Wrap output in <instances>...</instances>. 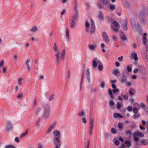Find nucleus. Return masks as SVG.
Wrapping results in <instances>:
<instances>
[{
  "label": "nucleus",
  "instance_id": "f257e3e1",
  "mask_svg": "<svg viewBox=\"0 0 148 148\" xmlns=\"http://www.w3.org/2000/svg\"><path fill=\"white\" fill-rule=\"evenodd\" d=\"M53 134L54 136L53 142L55 145L54 148H60L61 146L60 140L61 135L59 131L57 130H55L53 131Z\"/></svg>",
  "mask_w": 148,
  "mask_h": 148
},
{
  "label": "nucleus",
  "instance_id": "f03ea898",
  "mask_svg": "<svg viewBox=\"0 0 148 148\" xmlns=\"http://www.w3.org/2000/svg\"><path fill=\"white\" fill-rule=\"evenodd\" d=\"M98 65V69L100 71H103V66L101 62L97 58H95L93 60V66L96 67Z\"/></svg>",
  "mask_w": 148,
  "mask_h": 148
},
{
  "label": "nucleus",
  "instance_id": "7ed1b4c3",
  "mask_svg": "<svg viewBox=\"0 0 148 148\" xmlns=\"http://www.w3.org/2000/svg\"><path fill=\"white\" fill-rule=\"evenodd\" d=\"M54 45L53 49L54 51L56 52L55 54L56 63L57 64H59L60 63V53L58 49L56 43L54 42L53 43Z\"/></svg>",
  "mask_w": 148,
  "mask_h": 148
},
{
  "label": "nucleus",
  "instance_id": "20e7f679",
  "mask_svg": "<svg viewBox=\"0 0 148 148\" xmlns=\"http://www.w3.org/2000/svg\"><path fill=\"white\" fill-rule=\"evenodd\" d=\"M91 23V25H90L89 23L86 21L85 23L86 27V32L90 35H91L92 34V19H90Z\"/></svg>",
  "mask_w": 148,
  "mask_h": 148
},
{
  "label": "nucleus",
  "instance_id": "39448f33",
  "mask_svg": "<svg viewBox=\"0 0 148 148\" xmlns=\"http://www.w3.org/2000/svg\"><path fill=\"white\" fill-rule=\"evenodd\" d=\"M111 28L114 32L117 33L119 32L120 25L117 22L114 21L111 23Z\"/></svg>",
  "mask_w": 148,
  "mask_h": 148
},
{
  "label": "nucleus",
  "instance_id": "423d86ee",
  "mask_svg": "<svg viewBox=\"0 0 148 148\" xmlns=\"http://www.w3.org/2000/svg\"><path fill=\"white\" fill-rule=\"evenodd\" d=\"M50 108L49 106L46 105L44 107L43 117L46 119L48 118L50 115Z\"/></svg>",
  "mask_w": 148,
  "mask_h": 148
},
{
  "label": "nucleus",
  "instance_id": "0eeeda50",
  "mask_svg": "<svg viewBox=\"0 0 148 148\" xmlns=\"http://www.w3.org/2000/svg\"><path fill=\"white\" fill-rule=\"evenodd\" d=\"M56 122H54L52 124H51L49 127L48 129L47 130L46 133L47 134H49L53 130L56 126Z\"/></svg>",
  "mask_w": 148,
  "mask_h": 148
},
{
  "label": "nucleus",
  "instance_id": "6e6552de",
  "mask_svg": "<svg viewBox=\"0 0 148 148\" xmlns=\"http://www.w3.org/2000/svg\"><path fill=\"white\" fill-rule=\"evenodd\" d=\"M102 36L104 41L107 43L109 42V39L107 33L105 32H103L102 33Z\"/></svg>",
  "mask_w": 148,
  "mask_h": 148
},
{
  "label": "nucleus",
  "instance_id": "1a4fd4ad",
  "mask_svg": "<svg viewBox=\"0 0 148 148\" xmlns=\"http://www.w3.org/2000/svg\"><path fill=\"white\" fill-rule=\"evenodd\" d=\"M84 70H85L84 67H83V69L82 71V75L81 79L80 85V89L81 90H82V84H83V82L84 75Z\"/></svg>",
  "mask_w": 148,
  "mask_h": 148
},
{
  "label": "nucleus",
  "instance_id": "9d476101",
  "mask_svg": "<svg viewBox=\"0 0 148 148\" xmlns=\"http://www.w3.org/2000/svg\"><path fill=\"white\" fill-rule=\"evenodd\" d=\"M86 79L88 81V83L90 84V71L89 69H87L86 71Z\"/></svg>",
  "mask_w": 148,
  "mask_h": 148
},
{
  "label": "nucleus",
  "instance_id": "9b49d317",
  "mask_svg": "<svg viewBox=\"0 0 148 148\" xmlns=\"http://www.w3.org/2000/svg\"><path fill=\"white\" fill-rule=\"evenodd\" d=\"M131 24L132 29L134 30H136L137 29L136 25L135 23L134 19H131Z\"/></svg>",
  "mask_w": 148,
  "mask_h": 148
},
{
  "label": "nucleus",
  "instance_id": "f8f14e48",
  "mask_svg": "<svg viewBox=\"0 0 148 148\" xmlns=\"http://www.w3.org/2000/svg\"><path fill=\"white\" fill-rule=\"evenodd\" d=\"M30 61V59L29 58H28L25 62L27 69L29 71H30L31 70V67L29 64Z\"/></svg>",
  "mask_w": 148,
  "mask_h": 148
},
{
  "label": "nucleus",
  "instance_id": "ddd939ff",
  "mask_svg": "<svg viewBox=\"0 0 148 148\" xmlns=\"http://www.w3.org/2000/svg\"><path fill=\"white\" fill-rule=\"evenodd\" d=\"M66 55L65 50L63 49L61 53V59L62 61H64L65 59Z\"/></svg>",
  "mask_w": 148,
  "mask_h": 148
},
{
  "label": "nucleus",
  "instance_id": "4468645a",
  "mask_svg": "<svg viewBox=\"0 0 148 148\" xmlns=\"http://www.w3.org/2000/svg\"><path fill=\"white\" fill-rule=\"evenodd\" d=\"M127 76H126L123 73L122 75V77L121 80V82L122 83H123L126 82L127 81Z\"/></svg>",
  "mask_w": 148,
  "mask_h": 148
},
{
  "label": "nucleus",
  "instance_id": "2eb2a0df",
  "mask_svg": "<svg viewBox=\"0 0 148 148\" xmlns=\"http://www.w3.org/2000/svg\"><path fill=\"white\" fill-rule=\"evenodd\" d=\"M75 14L73 16V18H77L79 17L78 11L77 8H73Z\"/></svg>",
  "mask_w": 148,
  "mask_h": 148
},
{
  "label": "nucleus",
  "instance_id": "dca6fc26",
  "mask_svg": "<svg viewBox=\"0 0 148 148\" xmlns=\"http://www.w3.org/2000/svg\"><path fill=\"white\" fill-rule=\"evenodd\" d=\"M122 27L123 29L125 31H127V22L125 21H123L122 23Z\"/></svg>",
  "mask_w": 148,
  "mask_h": 148
},
{
  "label": "nucleus",
  "instance_id": "f3484780",
  "mask_svg": "<svg viewBox=\"0 0 148 148\" xmlns=\"http://www.w3.org/2000/svg\"><path fill=\"white\" fill-rule=\"evenodd\" d=\"M132 135L133 136H137L140 137H143L144 136V134L143 133L138 132H134Z\"/></svg>",
  "mask_w": 148,
  "mask_h": 148
},
{
  "label": "nucleus",
  "instance_id": "a211bd4d",
  "mask_svg": "<svg viewBox=\"0 0 148 148\" xmlns=\"http://www.w3.org/2000/svg\"><path fill=\"white\" fill-rule=\"evenodd\" d=\"M143 43L146 45V49H148V40H147L146 37H143Z\"/></svg>",
  "mask_w": 148,
  "mask_h": 148
},
{
  "label": "nucleus",
  "instance_id": "6ab92c4d",
  "mask_svg": "<svg viewBox=\"0 0 148 148\" xmlns=\"http://www.w3.org/2000/svg\"><path fill=\"white\" fill-rule=\"evenodd\" d=\"M131 57L133 59L136 61H137L138 60L137 54L136 53L133 52L131 55Z\"/></svg>",
  "mask_w": 148,
  "mask_h": 148
},
{
  "label": "nucleus",
  "instance_id": "aec40b11",
  "mask_svg": "<svg viewBox=\"0 0 148 148\" xmlns=\"http://www.w3.org/2000/svg\"><path fill=\"white\" fill-rule=\"evenodd\" d=\"M12 124L9 122H8L6 125V129L8 131L12 129Z\"/></svg>",
  "mask_w": 148,
  "mask_h": 148
},
{
  "label": "nucleus",
  "instance_id": "412c9836",
  "mask_svg": "<svg viewBox=\"0 0 148 148\" xmlns=\"http://www.w3.org/2000/svg\"><path fill=\"white\" fill-rule=\"evenodd\" d=\"M112 73L117 77L121 75V73L118 69H115L113 71Z\"/></svg>",
  "mask_w": 148,
  "mask_h": 148
},
{
  "label": "nucleus",
  "instance_id": "4be33fe9",
  "mask_svg": "<svg viewBox=\"0 0 148 148\" xmlns=\"http://www.w3.org/2000/svg\"><path fill=\"white\" fill-rule=\"evenodd\" d=\"M85 112L84 110H82L78 112L77 115L79 116H84L85 115Z\"/></svg>",
  "mask_w": 148,
  "mask_h": 148
},
{
  "label": "nucleus",
  "instance_id": "5701e85b",
  "mask_svg": "<svg viewBox=\"0 0 148 148\" xmlns=\"http://www.w3.org/2000/svg\"><path fill=\"white\" fill-rule=\"evenodd\" d=\"M113 117L115 118H116L118 117L122 118L123 117V116L120 114H119L118 113H115L113 115Z\"/></svg>",
  "mask_w": 148,
  "mask_h": 148
},
{
  "label": "nucleus",
  "instance_id": "b1692460",
  "mask_svg": "<svg viewBox=\"0 0 148 148\" xmlns=\"http://www.w3.org/2000/svg\"><path fill=\"white\" fill-rule=\"evenodd\" d=\"M121 39L123 41H125L127 40V38L123 33H122L120 35Z\"/></svg>",
  "mask_w": 148,
  "mask_h": 148
},
{
  "label": "nucleus",
  "instance_id": "393cba45",
  "mask_svg": "<svg viewBox=\"0 0 148 148\" xmlns=\"http://www.w3.org/2000/svg\"><path fill=\"white\" fill-rule=\"evenodd\" d=\"M90 133L92 134V119L91 116H90Z\"/></svg>",
  "mask_w": 148,
  "mask_h": 148
},
{
  "label": "nucleus",
  "instance_id": "a878e982",
  "mask_svg": "<svg viewBox=\"0 0 148 148\" xmlns=\"http://www.w3.org/2000/svg\"><path fill=\"white\" fill-rule=\"evenodd\" d=\"M141 145H147L148 143V141L147 140L143 139L140 141Z\"/></svg>",
  "mask_w": 148,
  "mask_h": 148
},
{
  "label": "nucleus",
  "instance_id": "bb28decb",
  "mask_svg": "<svg viewBox=\"0 0 148 148\" xmlns=\"http://www.w3.org/2000/svg\"><path fill=\"white\" fill-rule=\"evenodd\" d=\"M108 93L111 99H114V95L112 94V90L110 89H108Z\"/></svg>",
  "mask_w": 148,
  "mask_h": 148
},
{
  "label": "nucleus",
  "instance_id": "cd10ccee",
  "mask_svg": "<svg viewBox=\"0 0 148 148\" xmlns=\"http://www.w3.org/2000/svg\"><path fill=\"white\" fill-rule=\"evenodd\" d=\"M75 19L71 20V27L72 28H73L75 27Z\"/></svg>",
  "mask_w": 148,
  "mask_h": 148
},
{
  "label": "nucleus",
  "instance_id": "c85d7f7f",
  "mask_svg": "<svg viewBox=\"0 0 148 148\" xmlns=\"http://www.w3.org/2000/svg\"><path fill=\"white\" fill-rule=\"evenodd\" d=\"M66 34L67 39L68 40L69 38V30L68 28H66Z\"/></svg>",
  "mask_w": 148,
  "mask_h": 148
},
{
  "label": "nucleus",
  "instance_id": "c756f323",
  "mask_svg": "<svg viewBox=\"0 0 148 148\" xmlns=\"http://www.w3.org/2000/svg\"><path fill=\"white\" fill-rule=\"evenodd\" d=\"M125 143L127 145V147H130L132 145L130 141L126 140L125 142Z\"/></svg>",
  "mask_w": 148,
  "mask_h": 148
},
{
  "label": "nucleus",
  "instance_id": "7c9ffc66",
  "mask_svg": "<svg viewBox=\"0 0 148 148\" xmlns=\"http://www.w3.org/2000/svg\"><path fill=\"white\" fill-rule=\"evenodd\" d=\"M5 148H16V147L13 145H8L5 146Z\"/></svg>",
  "mask_w": 148,
  "mask_h": 148
},
{
  "label": "nucleus",
  "instance_id": "2f4dec72",
  "mask_svg": "<svg viewBox=\"0 0 148 148\" xmlns=\"http://www.w3.org/2000/svg\"><path fill=\"white\" fill-rule=\"evenodd\" d=\"M126 134L130 138L132 134V131L130 130H127L126 132Z\"/></svg>",
  "mask_w": 148,
  "mask_h": 148
},
{
  "label": "nucleus",
  "instance_id": "473e14b6",
  "mask_svg": "<svg viewBox=\"0 0 148 148\" xmlns=\"http://www.w3.org/2000/svg\"><path fill=\"white\" fill-rule=\"evenodd\" d=\"M111 39L114 41H115L118 39V38L115 35L113 34L111 36Z\"/></svg>",
  "mask_w": 148,
  "mask_h": 148
},
{
  "label": "nucleus",
  "instance_id": "72a5a7b5",
  "mask_svg": "<svg viewBox=\"0 0 148 148\" xmlns=\"http://www.w3.org/2000/svg\"><path fill=\"white\" fill-rule=\"evenodd\" d=\"M101 2H102L105 5H107L109 3V0H100Z\"/></svg>",
  "mask_w": 148,
  "mask_h": 148
},
{
  "label": "nucleus",
  "instance_id": "f704fd0d",
  "mask_svg": "<svg viewBox=\"0 0 148 148\" xmlns=\"http://www.w3.org/2000/svg\"><path fill=\"white\" fill-rule=\"evenodd\" d=\"M37 28L36 27V26H33L32 28L30 29L31 31L33 32H35Z\"/></svg>",
  "mask_w": 148,
  "mask_h": 148
},
{
  "label": "nucleus",
  "instance_id": "c9c22d12",
  "mask_svg": "<svg viewBox=\"0 0 148 148\" xmlns=\"http://www.w3.org/2000/svg\"><path fill=\"white\" fill-rule=\"evenodd\" d=\"M42 110V108L41 107H38L37 109L36 112V115H38L39 113V112H40V111Z\"/></svg>",
  "mask_w": 148,
  "mask_h": 148
},
{
  "label": "nucleus",
  "instance_id": "e433bc0d",
  "mask_svg": "<svg viewBox=\"0 0 148 148\" xmlns=\"http://www.w3.org/2000/svg\"><path fill=\"white\" fill-rule=\"evenodd\" d=\"M123 106L122 104L120 103L119 102H117L116 104V107L118 109H120V108Z\"/></svg>",
  "mask_w": 148,
  "mask_h": 148
},
{
  "label": "nucleus",
  "instance_id": "4c0bfd02",
  "mask_svg": "<svg viewBox=\"0 0 148 148\" xmlns=\"http://www.w3.org/2000/svg\"><path fill=\"white\" fill-rule=\"evenodd\" d=\"M114 141L115 144L116 145H119L120 144L118 140L114 139Z\"/></svg>",
  "mask_w": 148,
  "mask_h": 148
},
{
  "label": "nucleus",
  "instance_id": "58836bf2",
  "mask_svg": "<svg viewBox=\"0 0 148 148\" xmlns=\"http://www.w3.org/2000/svg\"><path fill=\"white\" fill-rule=\"evenodd\" d=\"M140 115L139 114H136L133 116V118L134 119H136L138 118L140 116Z\"/></svg>",
  "mask_w": 148,
  "mask_h": 148
},
{
  "label": "nucleus",
  "instance_id": "ea45409f",
  "mask_svg": "<svg viewBox=\"0 0 148 148\" xmlns=\"http://www.w3.org/2000/svg\"><path fill=\"white\" fill-rule=\"evenodd\" d=\"M54 97V95L53 94L51 95L49 97V100L51 101L53 100Z\"/></svg>",
  "mask_w": 148,
  "mask_h": 148
},
{
  "label": "nucleus",
  "instance_id": "a19ab883",
  "mask_svg": "<svg viewBox=\"0 0 148 148\" xmlns=\"http://www.w3.org/2000/svg\"><path fill=\"white\" fill-rule=\"evenodd\" d=\"M109 8L111 10H114L115 8V6L114 5L112 4H110V5Z\"/></svg>",
  "mask_w": 148,
  "mask_h": 148
},
{
  "label": "nucleus",
  "instance_id": "79ce46f5",
  "mask_svg": "<svg viewBox=\"0 0 148 148\" xmlns=\"http://www.w3.org/2000/svg\"><path fill=\"white\" fill-rule=\"evenodd\" d=\"M75 6L73 8H78V4L77 2V0H75L74 1Z\"/></svg>",
  "mask_w": 148,
  "mask_h": 148
},
{
  "label": "nucleus",
  "instance_id": "37998d69",
  "mask_svg": "<svg viewBox=\"0 0 148 148\" xmlns=\"http://www.w3.org/2000/svg\"><path fill=\"white\" fill-rule=\"evenodd\" d=\"M147 19H140V21L142 24H145L147 21Z\"/></svg>",
  "mask_w": 148,
  "mask_h": 148
},
{
  "label": "nucleus",
  "instance_id": "c03bdc74",
  "mask_svg": "<svg viewBox=\"0 0 148 148\" xmlns=\"http://www.w3.org/2000/svg\"><path fill=\"white\" fill-rule=\"evenodd\" d=\"M133 112L135 114H137L138 111V109L136 108H133Z\"/></svg>",
  "mask_w": 148,
  "mask_h": 148
},
{
  "label": "nucleus",
  "instance_id": "a18cd8bd",
  "mask_svg": "<svg viewBox=\"0 0 148 148\" xmlns=\"http://www.w3.org/2000/svg\"><path fill=\"white\" fill-rule=\"evenodd\" d=\"M82 122L83 123L85 124L86 123V120L85 117H83L82 119Z\"/></svg>",
  "mask_w": 148,
  "mask_h": 148
},
{
  "label": "nucleus",
  "instance_id": "49530a36",
  "mask_svg": "<svg viewBox=\"0 0 148 148\" xmlns=\"http://www.w3.org/2000/svg\"><path fill=\"white\" fill-rule=\"evenodd\" d=\"M141 106L143 108L144 110L146 109L147 108L146 107L145 105L143 103H142L140 104Z\"/></svg>",
  "mask_w": 148,
  "mask_h": 148
},
{
  "label": "nucleus",
  "instance_id": "de8ad7c7",
  "mask_svg": "<svg viewBox=\"0 0 148 148\" xmlns=\"http://www.w3.org/2000/svg\"><path fill=\"white\" fill-rule=\"evenodd\" d=\"M111 132L113 134H116V130L113 128H111Z\"/></svg>",
  "mask_w": 148,
  "mask_h": 148
},
{
  "label": "nucleus",
  "instance_id": "09e8293b",
  "mask_svg": "<svg viewBox=\"0 0 148 148\" xmlns=\"http://www.w3.org/2000/svg\"><path fill=\"white\" fill-rule=\"evenodd\" d=\"M114 103L113 101L110 100L109 102V104L110 106H112L114 105Z\"/></svg>",
  "mask_w": 148,
  "mask_h": 148
},
{
  "label": "nucleus",
  "instance_id": "8fccbe9b",
  "mask_svg": "<svg viewBox=\"0 0 148 148\" xmlns=\"http://www.w3.org/2000/svg\"><path fill=\"white\" fill-rule=\"evenodd\" d=\"M22 80H23V79L21 78H19V79H18V84L19 85L21 84H22L21 81Z\"/></svg>",
  "mask_w": 148,
  "mask_h": 148
},
{
  "label": "nucleus",
  "instance_id": "3c124183",
  "mask_svg": "<svg viewBox=\"0 0 148 148\" xmlns=\"http://www.w3.org/2000/svg\"><path fill=\"white\" fill-rule=\"evenodd\" d=\"M99 18H103V15L101 12H99Z\"/></svg>",
  "mask_w": 148,
  "mask_h": 148
},
{
  "label": "nucleus",
  "instance_id": "603ef678",
  "mask_svg": "<svg viewBox=\"0 0 148 148\" xmlns=\"http://www.w3.org/2000/svg\"><path fill=\"white\" fill-rule=\"evenodd\" d=\"M113 91L114 93H116L117 92H119V90L117 88H115L113 90Z\"/></svg>",
  "mask_w": 148,
  "mask_h": 148
},
{
  "label": "nucleus",
  "instance_id": "864d4df0",
  "mask_svg": "<svg viewBox=\"0 0 148 148\" xmlns=\"http://www.w3.org/2000/svg\"><path fill=\"white\" fill-rule=\"evenodd\" d=\"M121 95L123 96V98L125 100H127L128 98V97L127 95Z\"/></svg>",
  "mask_w": 148,
  "mask_h": 148
},
{
  "label": "nucleus",
  "instance_id": "5fc2aeb1",
  "mask_svg": "<svg viewBox=\"0 0 148 148\" xmlns=\"http://www.w3.org/2000/svg\"><path fill=\"white\" fill-rule=\"evenodd\" d=\"M105 87V83L104 82H101V87L103 88Z\"/></svg>",
  "mask_w": 148,
  "mask_h": 148
},
{
  "label": "nucleus",
  "instance_id": "6e6d98bb",
  "mask_svg": "<svg viewBox=\"0 0 148 148\" xmlns=\"http://www.w3.org/2000/svg\"><path fill=\"white\" fill-rule=\"evenodd\" d=\"M37 99L36 98H35L34 100V103L33 105L34 107L35 106L37 105Z\"/></svg>",
  "mask_w": 148,
  "mask_h": 148
},
{
  "label": "nucleus",
  "instance_id": "4d7b16f0",
  "mask_svg": "<svg viewBox=\"0 0 148 148\" xmlns=\"http://www.w3.org/2000/svg\"><path fill=\"white\" fill-rule=\"evenodd\" d=\"M127 70L129 72H131L132 71V68L130 66H127Z\"/></svg>",
  "mask_w": 148,
  "mask_h": 148
},
{
  "label": "nucleus",
  "instance_id": "13d9d810",
  "mask_svg": "<svg viewBox=\"0 0 148 148\" xmlns=\"http://www.w3.org/2000/svg\"><path fill=\"white\" fill-rule=\"evenodd\" d=\"M127 110L128 111L131 112L132 110V108L131 106H129L127 107Z\"/></svg>",
  "mask_w": 148,
  "mask_h": 148
},
{
  "label": "nucleus",
  "instance_id": "bf43d9fd",
  "mask_svg": "<svg viewBox=\"0 0 148 148\" xmlns=\"http://www.w3.org/2000/svg\"><path fill=\"white\" fill-rule=\"evenodd\" d=\"M129 93L131 95H134V90H130L129 91Z\"/></svg>",
  "mask_w": 148,
  "mask_h": 148
},
{
  "label": "nucleus",
  "instance_id": "052dcab7",
  "mask_svg": "<svg viewBox=\"0 0 148 148\" xmlns=\"http://www.w3.org/2000/svg\"><path fill=\"white\" fill-rule=\"evenodd\" d=\"M14 140H15V142L17 143H18V142H19L20 141L18 139V138L17 137H16L15 138Z\"/></svg>",
  "mask_w": 148,
  "mask_h": 148
},
{
  "label": "nucleus",
  "instance_id": "680f3d73",
  "mask_svg": "<svg viewBox=\"0 0 148 148\" xmlns=\"http://www.w3.org/2000/svg\"><path fill=\"white\" fill-rule=\"evenodd\" d=\"M137 78V76L136 75H133L132 76V79H135Z\"/></svg>",
  "mask_w": 148,
  "mask_h": 148
},
{
  "label": "nucleus",
  "instance_id": "e2e57ef3",
  "mask_svg": "<svg viewBox=\"0 0 148 148\" xmlns=\"http://www.w3.org/2000/svg\"><path fill=\"white\" fill-rule=\"evenodd\" d=\"M23 94L22 93H21L20 94H19L17 96V98L18 99H20L23 96Z\"/></svg>",
  "mask_w": 148,
  "mask_h": 148
},
{
  "label": "nucleus",
  "instance_id": "0e129e2a",
  "mask_svg": "<svg viewBox=\"0 0 148 148\" xmlns=\"http://www.w3.org/2000/svg\"><path fill=\"white\" fill-rule=\"evenodd\" d=\"M4 62L3 60H1L0 63V66H2L4 64Z\"/></svg>",
  "mask_w": 148,
  "mask_h": 148
},
{
  "label": "nucleus",
  "instance_id": "69168bd1",
  "mask_svg": "<svg viewBox=\"0 0 148 148\" xmlns=\"http://www.w3.org/2000/svg\"><path fill=\"white\" fill-rule=\"evenodd\" d=\"M118 126L119 128H121L123 127V125L121 123H119L118 124Z\"/></svg>",
  "mask_w": 148,
  "mask_h": 148
},
{
  "label": "nucleus",
  "instance_id": "338daca9",
  "mask_svg": "<svg viewBox=\"0 0 148 148\" xmlns=\"http://www.w3.org/2000/svg\"><path fill=\"white\" fill-rule=\"evenodd\" d=\"M123 56H121L118 58V60L119 61H121L123 59Z\"/></svg>",
  "mask_w": 148,
  "mask_h": 148
},
{
  "label": "nucleus",
  "instance_id": "774afa93",
  "mask_svg": "<svg viewBox=\"0 0 148 148\" xmlns=\"http://www.w3.org/2000/svg\"><path fill=\"white\" fill-rule=\"evenodd\" d=\"M89 48L91 50H92V45H88Z\"/></svg>",
  "mask_w": 148,
  "mask_h": 148
}]
</instances>
